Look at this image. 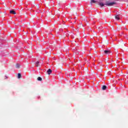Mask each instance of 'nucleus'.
I'll use <instances>...</instances> for the list:
<instances>
[{"mask_svg":"<svg viewBox=\"0 0 128 128\" xmlns=\"http://www.w3.org/2000/svg\"><path fill=\"white\" fill-rule=\"evenodd\" d=\"M105 54H110V51L108 50H104Z\"/></svg>","mask_w":128,"mask_h":128,"instance_id":"obj_2","label":"nucleus"},{"mask_svg":"<svg viewBox=\"0 0 128 128\" xmlns=\"http://www.w3.org/2000/svg\"><path fill=\"white\" fill-rule=\"evenodd\" d=\"M35 64L36 65V66H37V67L38 66L40 65V62H39V61H37V62H36Z\"/></svg>","mask_w":128,"mask_h":128,"instance_id":"obj_7","label":"nucleus"},{"mask_svg":"<svg viewBox=\"0 0 128 128\" xmlns=\"http://www.w3.org/2000/svg\"><path fill=\"white\" fill-rule=\"evenodd\" d=\"M21 77H22V74H20L18 73V78H20Z\"/></svg>","mask_w":128,"mask_h":128,"instance_id":"obj_9","label":"nucleus"},{"mask_svg":"<svg viewBox=\"0 0 128 128\" xmlns=\"http://www.w3.org/2000/svg\"><path fill=\"white\" fill-rule=\"evenodd\" d=\"M114 4H116L115 2H106V4H104V3H100L99 6H101V8H102V6H114Z\"/></svg>","mask_w":128,"mask_h":128,"instance_id":"obj_1","label":"nucleus"},{"mask_svg":"<svg viewBox=\"0 0 128 128\" xmlns=\"http://www.w3.org/2000/svg\"><path fill=\"white\" fill-rule=\"evenodd\" d=\"M92 2L93 3V4H96V1L94 0H91V4H92Z\"/></svg>","mask_w":128,"mask_h":128,"instance_id":"obj_11","label":"nucleus"},{"mask_svg":"<svg viewBox=\"0 0 128 128\" xmlns=\"http://www.w3.org/2000/svg\"><path fill=\"white\" fill-rule=\"evenodd\" d=\"M37 80H39L40 82V81H42V78H40V77H38V78H37Z\"/></svg>","mask_w":128,"mask_h":128,"instance_id":"obj_10","label":"nucleus"},{"mask_svg":"<svg viewBox=\"0 0 128 128\" xmlns=\"http://www.w3.org/2000/svg\"><path fill=\"white\" fill-rule=\"evenodd\" d=\"M51 72H52V70H51V69H48V70H47V74H50V73Z\"/></svg>","mask_w":128,"mask_h":128,"instance_id":"obj_4","label":"nucleus"},{"mask_svg":"<svg viewBox=\"0 0 128 128\" xmlns=\"http://www.w3.org/2000/svg\"><path fill=\"white\" fill-rule=\"evenodd\" d=\"M106 86H103L102 88V90H106Z\"/></svg>","mask_w":128,"mask_h":128,"instance_id":"obj_6","label":"nucleus"},{"mask_svg":"<svg viewBox=\"0 0 128 128\" xmlns=\"http://www.w3.org/2000/svg\"><path fill=\"white\" fill-rule=\"evenodd\" d=\"M10 13L12 14H16V11H14V10H10Z\"/></svg>","mask_w":128,"mask_h":128,"instance_id":"obj_3","label":"nucleus"},{"mask_svg":"<svg viewBox=\"0 0 128 128\" xmlns=\"http://www.w3.org/2000/svg\"><path fill=\"white\" fill-rule=\"evenodd\" d=\"M15 66L16 68H20V65L19 64H16Z\"/></svg>","mask_w":128,"mask_h":128,"instance_id":"obj_5","label":"nucleus"},{"mask_svg":"<svg viewBox=\"0 0 128 128\" xmlns=\"http://www.w3.org/2000/svg\"><path fill=\"white\" fill-rule=\"evenodd\" d=\"M115 18L118 20H120V17L118 16V15H116V16H115Z\"/></svg>","mask_w":128,"mask_h":128,"instance_id":"obj_8","label":"nucleus"}]
</instances>
